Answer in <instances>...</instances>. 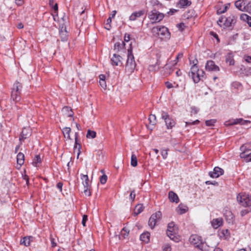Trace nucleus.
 <instances>
[{
	"label": "nucleus",
	"instance_id": "27",
	"mask_svg": "<svg viewBox=\"0 0 251 251\" xmlns=\"http://www.w3.org/2000/svg\"><path fill=\"white\" fill-rule=\"evenodd\" d=\"M20 94L21 93L12 90L11 92L12 99L16 102L20 101L21 100Z\"/></svg>",
	"mask_w": 251,
	"mask_h": 251
},
{
	"label": "nucleus",
	"instance_id": "61",
	"mask_svg": "<svg viewBox=\"0 0 251 251\" xmlns=\"http://www.w3.org/2000/svg\"><path fill=\"white\" fill-rule=\"evenodd\" d=\"M245 60L248 63H251V56H245Z\"/></svg>",
	"mask_w": 251,
	"mask_h": 251
},
{
	"label": "nucleus",
	"instance_id": "3",
	"mask_svg": "<svg viewBox=\"0 0 251 251\" xmlns=\"http://www.w3.org/2000/svg\"><path fill=\"white\" fill-rule=\"evenodd\" d=\"M128 55L126 64V70L128 73H132L134 70L136 66L134 58L132 52V49L130 47L127 50Z\"/></svg>",
	"mask_w": 251,
	"mask_h": 251
},
{
	"label": "nucleus",
	"instance_id": "5",
	"mask_svg": "<svg viewBox=\"0 0 251 251\" xmlns=\"http://www.w3.org/2000/svg\"><path fill=\"white\" fill-rule=\"evenodd\" d=\"M238 202L243 206H250L251 205V196L248 195H238L237 197Z\"/></svg>",
	"mask_w": 251,
	"mask_h": 251
},
{
	"label": "nucleus",
	"instance_id": "6",
	"mask_svg": "<svg viewBox=\"0 0 251 251\" xmlns=\"http://www.w3.org/2000/svg\"><path fill=\"white\" fill-rule=\"evenodd\" d=\"M161 118L165 121L167 128L171 129L175 126L176 124L175 121L169 116L168 113L161 111Z\"/></svg>",
	"mask_w": 251,
	"mask_h": 251
},
{
	"label": "nucleus",
	"instance_id": "23",
	"mask_svg": "<svg viewBox=\"0 0 251 251\" xmlns=\"http://www.w3.org/2000/svg\"><path fill=\"white\" fill-rule=\"evenodd\" d=\"M17 164L21 167L25 162V155L22 152H19L17 156Z\"/></svg>",
	"mask_w": 251,
	"mask_h": 251
},
{
	"label": "nucleus",
	"instance_id": "63",
	"mask_svg": "<svg viewBox=\"0 0 251 251\" xmlns=\"http://www.w3.org/2000/svg\"><path fill=\"white\" fill-rule=\"evenodd\" d=\"M62 186L63 183L62 182H59L57 184V187L60 190V191H62Z\"/></svg>",
	"mask_w": 251,
	"mask_h": 251
},
{
	"label": "nucleus",
	"instance_id": "9",
	"mask_svg": "<svg viewBox=\"0 0 251 251\" xmlns=\"http://www.w3.org/2000/svg\"><path fill=\"white\" fill-rule=\"evenodd\" d=\"M161 217L162 213L159 211L153 214L149 220V226L151 228H153L155 226L156 223L161 219Z\"/></svg>",
	"mask_w": 251,
	"mask_h": 251
},
{
	"label": "nucleus",
	"instance_id": "62",
	"mask_svg": "<svg viewBox=\"0 0 251 251\" xmlns=\"http://www.w3.org/2000/svg\"><path fill=\"white\" fill-rule=\"evenodd\" d=\"M165 85L167 88H168V89L171 88L173 87L172 83L168 81L165 83Z\"/></svg>",
	"mask_w": 251,
	"mask_h": 251
},
{
	"label": "nucleus",
	"instance_id": "21",
	"mask_svg": "<svg viewBox=\"0 0 251 251\" xmlns=\"http://www.w3.org/2000/svg\"><path fill=\"white\" fill-rule=\"evenodd\" d=\"M233 54L232 52H229L226 56V62L228 63L229 65H234V60L233 59Z\"/></svg>",
	"mask_w": 251,
	"mask_h": 251
},
{
	"label": "nucleus",
	"instance_id": "14",
	"mask_svg": "<svg viewBox=\"0 0 251 251\" xmlns=\"http://www.w3.org/2000/svg\"><path fill=\"white\" fill-rule=\"evenodd\" d=\"M247 3L245 0H238L235 2V6L237 8L241 11H245L244 9V5H246Z\"/></svg>",
	"mask_w": 251,
	"mask_h": 251
},
{
	"label": "nucleus",
	"instance_id": "26",
	"mask_svg": "<svg viewBox=\"0 0 251 251\" xmlns=\"http://www.w3.org/2000/svg\"><path fill=\"white\" fill-rule=\"evenodd\" d=\"M125 46L124 42L122 41V43L120 42H116L114 46V50L116 52H119L120 50L124 49Z\"/></svg>",
	"mask_w": 251,
	"mask_h": 251
},
{
	"label": "nucleus",
	"instance_id": "22",
	"mask_svg": "<svg viewBox=\"0 0 251 251\" xmlns=\"http://www.w3.org/2000/svg\"><path fill=\"white\" fill-rule=\"evenodd\" d=\"M33 237L32 236L25 237L21 240L20 243L22 245L27 247L30 245L31 241H32Z\"/></svg>",
	"mask_w": 251,
	"mask_h": 251
},
{
	"label": "nucleus",
	"instance_id": "33",
	"mask_svg": "<svg viewBox=\"0 0 251 251\" xmlns=\"http://www.w3.org/2000/svg\"><path fill=\"white\" fill-rule=\"evenodd\" d=\"M143 209H144V207H143V204H137L135 206V209H134V214L135 215H137L139 214L143 211Z\"/></svg>",
	"mask_w": 251,
	"mask_h": 251
},
{
	"label": "nucleus",
	"instance_id": "10",
	"mask_svg": "<svg viewBox=\"0 0 251 251\" xmlns=\"http://www.w3.org/2000/svg\"><path fill=\"white\" fill-rule=\"evenodd\" d=\"M224 173V171L223 169L219 167H215L213 169V171L209 173V175L211 177L217 178L220 176L223 175Z\"/></svg>",
	"mask_w": 251,
	"mask_h": 251
},
{
	"label": "nucleus",
	"instance_id": "25",
	"mask_svg": "<svg viewBox=\"0 0 251 251\" xmlns=\"http://www.w3.org/2000/svg\"><path fill=\"white\" fill-rule=\"evenodd\" d=\"M240 19L247 22L249 25L251 27V17L246 14H242L240 15Z\"/></svg>",
	"mask_w": 251,
	"mask_h": 251
},
{
	"label": "nucleus",
	"instance_id": "42",
	"mask_svg": "<svg viewBox=\"0 0 251 251\" xmlns=\"http://www.w3.org/2000/svg\"><path fill=\"white\" fill-rule=\"evenodd\" d=\"M41 162V158L39 155H36L32 162V164L34 166H37V164Z\"/></svg>",
	"mask_w": 251,
	"mask_h": 251
},
{
	"label": "nucleus",
	"instance_id": "39",
	"mask_svg": "<svg viewBox=\"0 0 251 251\" xmlns=\"http://www.w3.org/2000/svg\"><path fill=\"white\" fill-rule=\"evenodd\" d=\"M191 4V2L188 0H180L178 3L180 5V7H184V6H189Z\"/></svg>",
	"mask_w": 251,
	"mask_h": 251
},
{
	"label": "nucleus",
	"instance_id": "37",
	"mask_svg": "<svg viewBox=\"0 0 251 251\" xmlns=\"http://www.w3.org/2000/svg\"><path fill=\"white\" fill-rule=\"evenodd\" d=\"M200 70L198 68V66L196 64L193 65V66L191 68V71L189 73V76H190L192 75H194L196 73H198Z\"/></svg>",
	"mask_w": 251,
	"mask_h": 251
},
{
	"label": "nucleus",
	"instance_id": "19",
	"mask_svg": "<svg viewBox=\"0 0 251 251\" xmlns=\"http://www.w3.org/2000/svg\"><path fill=\"white\" fill-rule=\"evenodd\" d=\"M224 214L226 218V220L230 223L233 218V215L231 212L227 209V208H225L224 210Z\"/></svg>",
	"mask_w": 251,
	"mask_h": 251
},
{
	"label": "nucleus",
	"instance_id": "16",
	"mask_svg": "<svg viewBox=\"0 0 251 251\" xmlns=\"http://www.w3.org/2000/svg\"><path fill=\"white\" fill-rule=\"evenodd\" d=\"M62 113L64 115L67 117H73L74 115V112L72 109L68 106H65L62 108Z\"/></svg>",
	"mask_w": 251,
	"mask_h": 251
},
{
	"label": "nucleus",
	"instance_id": "28",
	"mask_svg": "<svg viewBox=\"0 0 251 251\" xmlns=\"http://www.w3.org/2000/svg\"><path fill=\"white\" fill-rule=\"evenodd\" d=\"M150 234L148 232H144L140 235V240L145 243H148L150 241Z\"/></svg>",
	"mask_w": 251,
	"mask_h": 251
},
{
	"label": "nucleus",
	"instance_id": "34",
	"mask_svg": "<svg viewBox=\"0 0 251 251\" xmlns=\"http://www.w3.org/2000/svg\"><path fill=\"white\" fill-rule=\"evenodd\" d=\"M222 225V221L219 219H214L212 222V226L214 228H217Z\"/></svg>",
	"mask_w": 251,
	"mask_h": 251
},
{
	"label": "nucleus",
	"instance_id": "24",
	"mask_svg": "<svg viewBox=\"0 0 251 251\" xmlns=\"http://www.w3.org/2000/svg\"><path fill=\"white\" fill-rule=\"evenodd\" d=\"M62 132L63 133L64 136L65 138H67L69 140H71V138L70 137V132L71 131V129L70 127H64L62 130Z\"/></svg>",
	"mask_w": 251,
	"mask_h": 251
},
{
	"label": "nucleus",
	"instance_id": "56",
	"mask_svg": "<svg viewBox=\"0 0 251 251\" xmlns=\"http://www.w3.org/2000/svg\"><path fill=\"white\" fill-rule=\"evenodd\" d=\"M100 84L104 89H105L106 87L105 80H100Z\"/></svg>",
	"mask_w": 251,
	"mask_h": 251
},
{
	"label": "nucleus",
	"instance_id": "29",
	"mask_svg": "<svg viewBox=\"0 0 251 251\" xmlns=\"http://www.w3.org/2000/svg\"><path fill=\"white\" fill-rule=\"evenodd\" d=\"M44 19L45 20L47 19L48 21L50 23H52L53 20L55 21V16L51 14H49V13H44Z\"/></svg>",
	"mask_w": 251,
	"mask_h": 251
},
{
	"label": "nucleus",
	"instance_id": "4",
	"mask_svg": "<svg viewBox=\"0 0 251 251\" xmlns=\"http://www.w3.org/2000/svg\"><path fill=\"white\" fill-rule=\"evenodd\" d=\"M242 152L240 157L243 158L246 162L251 161V150L247 148V144H244L240 147Z\"/></svg>",
	"mask_w": 251,
	"mask_h": 251
},
{
	"label": "nucleus",
	"instance_id": "2",
	"mask_svg": "<svg viewBox=\"0 0 251 251\" xmlns=\"http://www.w3.org/2000/svg\"><path fill=\"white\" fill-rule=\"evenodd\" d=\"M151 33L154 36H158L162 40L167 41L170 38V33L164 26L153 27Z\"/></svg>",
	"mask_w": 251,
	"mask_h": 251
},
{
	"label": "nucleus",
	"instance_id": "46",
	"mask_svg": "<svg viewBox=\"0 0 251 251\" xmlns=\"http://www.w3.org/2000/svg\"><path fill=\"white\" fill-rule=\"evenodd\" d=\"M149 120L150 121L151 124H152L153 125H154L155 124L156 121L155 115L153 114H151L149 116Z\"/></svg>",
	"mask_w": 251,
	"mask_h": 251
},
{
	"label": "nucleus",
	"instance_id": "12",
	"mask_svg": "<svg viewBox=\"0 0 251 251\" xmlns=\"http://www.w3.org/2000/svg\"><path fill=\"white\" fill-rule=\"evenodd\" d=\"M236 23L235 17L233 16H230L228 17H225V22L224 23L225 27H229L232 26Z\"/></svg>",
	"mask_w": 251,
	"mask_h": 251
},
{
	"label": "nucleus",
	"instance_id": "8",
	"mask_svg": "<svg viewBox=\"0 0 251 251\" xmlns=\"http://www.w3.org/2000/svg\"><path fill=\"white\" fill-rule=\"evenodd\" d=\"M176 228V227L175 226L174 222L169 223L168 225L167 234L171 240L174 241L176 242H177L179 241V239L174 234Z\"/></svg>",
	"mask_w": 251,
	"mask_h": 251
},
{
	"label": "nucleus",
	"instance_id": "54",
	"mask_svg": "<svg viewBox=\"0 0 251 251\" xmlns=\"http://www.w3.org/2000/svg\"><path fill=\"white\" fill-rule=\"evenodd\" d=\"M176 26L179 29V30L180 31H182L184 29V27L185 26V25L184 23H181L177 24L176 25Z\"/></svg>",
	"mask_w": 251,
	"mask_h": 251
},
{
	"label": "nucleus",
	"instance_id": "40",
	"mask_svg": "<svg viewBox=\"0 0 251 251\" xmlns=\"http://www.w3.org/2000/svg\"><path fill=\"white\" fill-rule=\"evenodd\" d=\"M131 165L133 167L137 166V159L136 156L134 154H132L131 157Z\"/></svg>",
	"mask_w": 251,
	"mask_h": 251
},
{
	"label": "nucleus",
	"instance_id": "13",
	"mask_svg": "<svg viewBox=\"0 0 251 251\" xmlns=\"http://www.w3.org/2000/svg\"><path fill=\"white\" fill-rule=\"evenodd\" d=\"M31 135V133L30 132V129L29 128H24L23 129L22 132H21L20 140H24L30 136Z\"/></svg>",
	"mask_w": 251,
	"mask_h": 251
},
{
	"label": "nucleus",
	"instance_id": "30",
	"mask_svg": "<svg viewBox=\"0 0 251 251\" xmlns=\"http://www.w3.org/2000/svg\"><path fill=\"white\" fill-rule=\"evenodd\" d=\"M22 88V85L18 81H16L13 85L12 90H15L16 92L21 93Z\"/></svg>",
	"mask_w": 251,
	"mask_h": 251
},
{
	"label": "nucleus",
	"instance_id": "58",
	"mask_svg": "<svg viewBox=\"0 0 251 251\" xmlns=\"http://www.w3.org/2000/svg\"><path fill=\"white\" fill-rule=\"evenodd\" d=\"M87 220V216L86 215H84L83 216L82 221V224L83 225V226H85V223H86V222Z\"/></svg>",
	"mask_w": 251,
	"mask_h": 251
},
{
	"label": "nucleus",
	"instance_id": "45",
	"mask_svg": "<svg viewBox=\"0 0 251 251\" xmlns=\"http://www.w3.org/2000/svg\"><path fill=\"white\" fill-rule=\"evenodd\" d=\"M244 9L245 11L251 14V1L247 3L246 5H244Z\"/></svg>",
	"mask_w": 251,
	"mask_h": 251
},
{
	"label": "nucleus",
	"instance_id": "49",
	"mask_svg": "<svg viewBox=\"0 0 251 251\" xmlns=\"http://www.w3.org/2000/svg\"><path fill=\"white\" fill-rule=\"evenodd\" d=\"M107 179V176L106 175L103 174L100 178V182L101 184H104L106 183Z\"/></svg>",
	"mask_w": 251,
	"mask_h": 251
},
{
	"label": "nucleus",
	"instance_id": "48",
	"mask_svg": "<svg viewBox=\"0 0 251 251\" xmlns=\"http://www.w3.org/2000/svg\"><path fill=\"white\" fill-rule=\"evenodd\" d=\"M216 120L211 119L205 121V125L207 126H212L216 123Z\"/></svg>",
	"mask_w": 251,
	"mask_h": 251
},
{
	"label": "nucleus",
	"instance_id": "20",
	"mask_svg": "<svg viewBox=\"0 0 251 251\" xmlns=\"http://www.w3.org/2000/svg\"><path fill=\"white\" fill-rule=\"evenodd\" d=\"M122 57L119 55H117L116 53L113 54V57L111 59L112 64L113 65L118 66L119 63L121 62Z\"/></svg>",
	"mask_w": 251,
	"mask_h": 251
},
{
	"label": "nucleus",
	"instance_id": "7",
	"mask_svg": "<svg viewBox=\"0 0 251 251\" xmlns=\"http://www.w3.org/2000/svg\"><path fill=\"white\" fill-rule=\"evenodd\" d=\"M148 17L151 20L153 21L154 23H157L161 21L164 17V15L156 9H153L149 13Z\"/></svg>",
	"mask_w": 251,
	"mask_h": 251
},
{
	"label": "nucleus",
	"instance_id": "59",
	"mask_svg": "<svg viewBox=\"0 0 251 251\" xmlns=\"http://www.w3.org/2000/svg\"><path fill=\"white\" fill-rule=\"evenodd\" d=\"M130 197L132 201L134 200L135 198V193L134 190H133L131 192L130 194Z\"/></svg>",
	"mask_w": 251,
	"mask_h": 251
},
{
	"label": "nucleus",
	"instance_id": "41",
	"mask_svg": "<svg viewBox=\"0 0 251 251\" xmlns=\"http://www.w3.org/2000/svg\"><path fill=\"white\" fill-rule=\"evenodd\" d=\"M96 136V132L94 131L88 129L86 134V137L88 138H94Z\"/></svg>",
	"mask_w": 251,
	"mask_h": 251
},
{
	"label": "nucleus",
	"instance_id": "18",
	"mask_svg": "<svg viewBox=\"0 0 251 251\" xmlns=\"http://www.w3.org/2000/svg\"><path fill=\"white\" fill-rule=\"evenodd\" d=\"M60 36L62 42H67L68 39L67 32L66 30V27L63 29V27L60 29Z\"/></svg>",
	"mask_w": 251,
	"mask_h": 251
},
{
	"label": "nucleus",
	"instance_id": "17",
	"mask_svg": "<svg viewBox=\"0 0 251 251\" xmlns=\"http://www.w3.org/2000/svg\"><path fill=\"white\" fill-rule=\"evenodd\" d=\"M169 199L172 202L178 203L179 201V199L177 195L173 191L169 192Z\"/></svg>",
	"mask_w": 251,
	"mask_h": 251
},
{
	"label": "nucleus",
	"instance_id": "55",
	"mask_svg": "<svg viewBox=\"0 0 251 251\" xmlns=\"http://www.w3.org/2000/svg\"><path fill=\"white\" fill-rule=\"evenodd\" d=\"M164 251H171V246L169 244H166L165 245L163 248Z\"/></svg>",
	"mask_w": 251,
	"mask_h": 251
},
{
	"label": "nucleus",
	"instance_id": "36",
	"mask_svg": "<svg viewBox=\"0 0 251 251\" xmlns=\"http://www.w3.org/2000/svg\"><path fill=\"white\" fill-rule=\"evenodd\" d=\"M81 179L83 180V184L84 187H89V178L87 175H81Z\"/></svg>",
	"mask_w": 251,
	"mask_h": 251
},
{
	"label": "nucleus",
	"instance_id": "51",
	"mask_svg": "<svg viewBox=\"0 0 251 251\" xmlns=\"http://www.w3.org/2000/svg\"><path fill=\"white\" fill-rule=\"evenodd\" d=\"M183 57V53H179L176 57V60L173 61V65H175L177 61L179 58H182Z\"/></svg>",
	"mask_w": 251,
	"mask_h": 251
},
{
	"label": "nucleus",
	"instance_id": "43",
	"mask_svg": "<svg viewBox=\"0 0 251 251\" xmlns=\"http://www.w3.org/2000/svg\"><path fill=\"white\" fill-rule=\"evenodd\" d=\"M129 232V230L126 227L123 228L121 232V236L123 237V238H125L127 236Z\"/></svg>",
	"mask_w": 251,
	"mask_h": 251
},
{
	"label": "nucleus",
	"instance_id": "38",
	"mask_svg": "<svg viewBox=\"0 0 251 251\" xmlns=\"http://www.w3.org/2000/svg\"><path fill=\"white\" fill-rule=\"evenodd\" d=\"M160 65L158 60L157 61L156 63L154 65H150L149 67V70L150 71H157L159 70L158 66Z\"/></svg>",
	"mask_w": 251,
	"mask_h": 251
},
{
	"label": "nucleus",
	"instance_id": "60",
	"mask_svg": "<svg viewBox=\"0 0 251 251\" xmlns=\"http://www.w3.org/2000/svg\"><path fill=\"white\" fill-rule=\"evenodd\" d=\"M130 40V35L128 34H126L124 37V40L125 42H128Z\"/></svg>",
	"mask_w": 251,
	"mask_h": 251
},
{
	"label": "nucleus",
	"instance_id": "31",
	"mask_svg": "<svg viewBox=\"0 0 251 251\" xmlns=\"http://www.w3.org/2000/svg\"><path fill=\"white\" fill-rule=\"evenodd\" d=\"M78 133H75V144L74 146V148L75 149L77 147V145H78V152L77 153V158H78V156L80 154V150L81 149V145L78 143Z\"/></svg>",
	"mask_w": 251,
	"mask_h": 251
},
{
	"label": "nucleus",
	"instance_id": "57",
	"mask_svg": "<svg viewBox=\"0 0 251 251\" xmlns=\"http://www.w3.org/2000/svg\"><path fill=\"white\" fill-rule=\"evenodd\" d=\"M198 112V109L196 107H191V114H196Z\"/></svg>",
	"mask_w": 251,
	"mask_h": 251
},
{
	"label": "nucleus",
	"instance_id": "44",
	"mask_svg": "<svg viewBox=\"0 0 251 251\" xmlns=\"http://www.w3.org/2000/svg\"><path fill=\"white\" fill-rule=\"evenodd\" d=\"M190 77H192V78L193 79V81L195 83L199 82L201 79L200 76V74H199V73H196L195 75H192L190 76Z\"/></svg>",
	"mask_w": 251,
	"mask_h": 251
},
{
	"label": "nucleus",
	"instance_id": "11",
	"mask_svg": "<svg viewBox=\"0 0 251 251\" xmlns=\"http://www.w3.org/2000/svg\"><path fill=\"white\" fill-rule=\"evenodd\" d=\"M205 68L206 70H208L210 71H219V67L216 65L214 62L212 60H209L207 61Z\"/></svg>",
	"mask_w": 251,
	"mask_h": 251
},
{
	"label": "nucleus",
	"instance_id": "32",
	"mask_svg": "<svg viewBox=\"0 0 251 251\" xmlns=\"http://www.w3.org/2000/svg\"><path fill=\"white\" fill-rule=\"evenodd\" d=\"M188 210V207L186 206H183L179 204L177 209V212L179 214H183L185 213Z\"/></svg>",
	"mask_w": 251,
	"mask_h": 251
},
{
	"label": "nucleus",
	"instance_id": "35",
	"mask_svg": "<svg viewBox=\"0 0 251 251\" xmlns=\"http://www.w3.org/2000/svg\"><path fill=\"white\" fill-rule=\"evenodd\" d=\"M250 123V121H243V120L242 118L240 119H236L235 120H234V121L233 122H230V123L228 124L227 125H236L237 124H244L245 123Z\"/></svg>",
	"mask_w": 251,
	"mask_h": 251
},
{
	"label": "nucleus",
	"instance_id": "50",
	"mask_svg": "<svg viewBox=\"0 0 251 251\" xmlns=\"http://www.w3.org/2000/svg\"><path fill=\"white\" fill-rule=\"evenodd\" d=\"M168 150H163L161 151V154L163 159H166L168 156Z\"/></svg>",
	"mask_w": 251,
	"mask_h": 251
},
{
	"label": "nucleus",
	"instance_id": "52",
	"mask_svg": "<svg viewBox=\"0 0 251 251\" xmlns=\"http://www.w3.org/2000/svg\"><path fill=\"white\" fill-rule=\"evenodd\" d=\"M84 188H85L84 190V194L86 196H90L91 195V193L89 189V187H84Z\"/></svg>",
	"mask_w": 251,
	"mask_h": 251
},
{
	"label": "nucleus",
	"instance_id": "53",
	"mask_svg": "<svg viewBox=\"0 0 251 251\" xmlns=\"http://www.w3.org/2000/svg\"><path fill=\"white\" fill-rule=\"evenodd\" d=\"M200 123V121L199 120H196L192 122H185V125H186V126H188V125H197V124H198L199 123Z\"/></svg>",
	"mask_w": 251,
	"mask_h": 251
},
{
	"label": "nucleus",
	"instance_id": "1",
	"mask_svg": "<svg viewBox=\"0 0 251 251\" xmlns=\"http://www.w3.org/2000/svg\"><path fill=\"white\" fill-rule=\"evenodd\" d=\"M191 244L194 245L197 248L202 251H209V248L212 249L216 247L215 245H210L209 241L207 242L202 243L201 237L198 235H192L189 238Z\"/></svg>",
	"mask_w": 251,
	"mask_h": 251
},
{
	"label": "nucleus",
	"instance_id": "47",
	"mask_svg": "<svg viewBox=\"0 0 251 251\" xmlns=\"http://www.w3.org/2000/svg\"><path fill=\"white\" fill-rule=\"evenodd\" d=\"M225 22V17H221L217 21V24L221 27L224 26V23Z\"/></svg>",
	"mask_w": 251,
	"mask_h": 251
},
{
	"label": "nucleus",
	"instance_id": "64",
	"mask_svg": "<svg viewBox=\"0 0 251 251\" xmlns=\"http://www.w3.org/2000/svg\"><path fill=\"white\" fill-rule=\"evenodd\" d=\"M248 212L249 211L247 210H242L240 212L241 216L243 217L247 214Z\"/></svg>",
	"mask_w": 251,
	"mask_h": 251
},
{
	"label": "nucleus",
	"instance_id": "15",
	"mask_svg": "<svg viewBox=\"0 0 251 251\" xmlns=\"http://www.w3.org/2000/svg\"><path fill=\"white\" fill-rule=\"evenodd\" d=\"M145 14L144 10L133 13L129 17L130 21H135L137 18L140 17Z\"/></svg>",
	"mask_w": 251,
	"mask_h": 251
}]
</instances>
